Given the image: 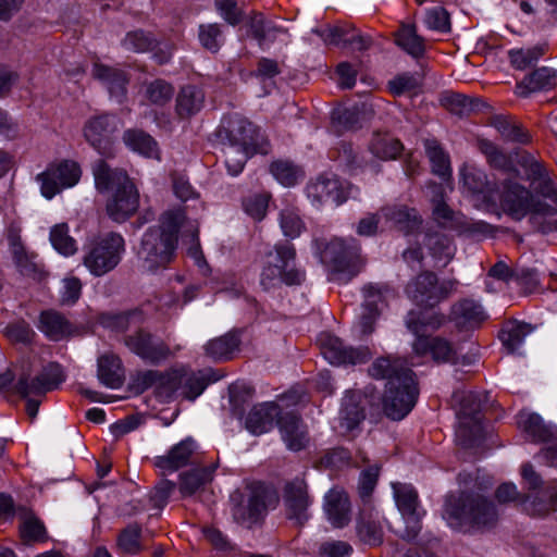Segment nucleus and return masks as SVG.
<instances>
[{"mask_svg":"<svg viewBox=\"0 0 557 557\" xmlns=\"http://www.w3.org/2000/svg\"><path fill=\"white\" fill-rule=\"evenodd\" d=\"M458 482L465 486L473 483V488H465L446 497L443 518L448 525L460 531L494 528L499 515L495 504L484 495L493 485L492 479L479 475L473 478L470 473L461 472Z\"/></svg>","mask_w":557,"mask_h":557,"instance_id":"1","label":"nucleus"},{"mask_svg":"<svg viewBox=\"0 0 557 557\" xmlns=\"http://www.w3.org/2000/svg\"><path fill=\"white\" fill-rule=\"evenodd\" d=\"M369 374L377 380H386L382 398L385 416L395 421L404 419L412 410L419 395L416 375L405 360L380 357L369 368Z\"/></svg>","mask_w":557,"mask_h":557,"instance_id":"2","label":"nucleus"},{"mask_svg":"<svg viewBox=\"0 0 557 557\" xmlns=\"http://www.w3.org/2000/svg\"><path fill=\"white\" fill-rule=\"evenodd\" d=\"M182 220L180 212H165L159 225L144 233L136 250L138 265L143 271L156 272L172 261Z\"/></svg>","mask_w":557,"mask_h":557,"instance_id":"3","label":"nucleus"},{"mask_svg":"<svg viewBox=\"0 0 557 557\" xmlns=\"http://www.w3.org/2000/svg\"><path fill=\"white\" fill-rule=\"evenodd\" d=\"M92 173L99 191H113L106 203L108 216L116 223L128 220L139 207V194L127 173L111 169L103 160L94 164Z\"/></svg>","mask_w":557,"mask_h":557,"instance_id":"4","label":"nucleus"},{"mask_svg":"<svg viewBox=\"0 0 557 557\" xmlns=\"http://www.w3.org/2000/svg\"><path fill=\"white\" fill-rule=\"evenodd\" d=\"M296 250L289 243L276 244L273 250L265 253L260 285L270 290L282 284L300 285L305 281V272L295 267Z\"/></svg>","mask_w":557,"mask_h":557,"instance_id":"5","label":"nucleus"},{"mask_svg":"<svg viewBox=\"0 0 557 557\" xmlns=\"http://www.w3.org/2000/svg\"><path fill=\"white\" fill-rule=\"evenodd\" d=\"M125 250L124 237L117 232H108L85 245L83 264L91 275L100 277L121 263Z\"/></svg>","mask_w":557,"mask_h":557,"instance_id":"6","label":"nucleus"},{"mask_svg":"<svg viewBox=\"0 0 557 557\" xmlns=\"http://www.w3.org/2000/svg\"><path fill=\"white\" fill-rule=\"evenodd\" d=\"M486 393L456 391L453 400L459 405L457 410L458 428L456 437L466 448L476 446L483 436L481 408Z\"/></svg>","mask_w":557,"mask_h":557,"instance_id":"7","label":"nucleus"},{"mask_svg":"<svg viewBox=\"0 0 557 557\" xmlns=\"http://www.w3.org/2000/svg\"><path fill=\"white\" fill-rule=\"evenodd\" d=\"M65 375L60 364L50 362L45 366L41 372L35 376L29 373L23 372L16 384L14 385V393L22 398H26V412L30 420L37 417L40 400L32 398L30 396L39 397L45 396L48 392L59 387L64 382Z\"/></svg>","mask_w":557,"mask_h":557,"instance_id":"8","label":"nucleus"},{"mask_svg":"<svg viewBox=\"0 0 557 557\" xmlns=\"http://www.w3.org/2000/svg\"><path fill=\"white\" fill-rule=\"evenodd\" d=\"M457 285L456 280L440 281L434 272L423 271L407 283L405 293L417 306L431 309L446 300Z\"/></svg>","mask_w":557,"mask_h":557,"instance_id":"9","label":"nucleus"},{"mask_svg":"<svg viewBox=\"0 0 557 557\" xmlns=\"http://www.w3.org/2000/svg\"><path fill=\"white\" fill-rule=\"evenodd\" d=\"M360 257V246L355 238H334L320 253L323 264L333 272L334 278L347 282L357 274L356 264Z\"/></svg>","mask_w":557,"mask_h":557,"instance_id":"10","label":"nucleus"},{"mask_svg":"<svg viewBox=\"0 0 557 557\" xmlns=\"http://www.w3.org/2000/svg\"><path fill=\"white\" fill-rule=\"evenodd\" d=\"M268 490L260 483L249 485L245 491L235 490L230 495V509L234 522L251 528L267 509Z\"/></svg>","mask_w":557,"mask_h":557,"instance_id":"11","label":"nucleus"},{"mask_svg":"<svg viewBox=\"0 0 557 557\" xmlns=\"http://www.w3.org/2000/svg\"><path fill=\"white\" fill-rule=\"evenodd\" d=\"M521 476L525 486L535 491L533 496H524L522 503L524 509L532 516H545L557 510V485L544 484L542 476L535 471L531 463H523Z\"/></svg>","mask_w":557,"mask_h":557,"instance_id":"12","label":"nucleus"},{"mask_svg":"<svg viewBox=\"0 0 557 557\" xmlns=\"http://www.w3.org/2000/svg\"><path fill=\"white\" fill-rule=\"evenodd\" d=\"M218 137L222 143L248 147L251 150H260L268 153V141L260 131L247 119L232 114L224 116L218 129Z\"/></svg>","mask_w":557,"mask_h":557,"instance_id":"13","label":"nucleus"},{"mask_svg":"<svg viewBox=\"0 0 557 557\" xmlns=\"http://www.w3.org/2000/svg\"><path fill=\"white\" fill-rule=\"evenodd\" d=\"M81 175L82 170L78 163L63 160L49 164L42 173L36 176V181L40 184L41 195L47 199H52L63 189L75 186Z\"/></svg>","mask_w":557,"mask_h":557,"instance_id":"14","label":"nucleus"},{"mask_svg":"<svg viewBox=\"0 0 557 557\" xmlns=\"http://www.w3.org/2000/svg\"><path fill=\"white\" fill-rule=\"evenodd\" d=\"M124 345L145 362L158 366L172 356L171 348L160 337L139 329L123 338Z\"/></svg>","mask_w":557,"mask_h":557,"instance_id":"15","label":"nucleus"},{"mask_svg":"<svg viewBox=\"0 0 557 557\" xmlns=\"http://www.w3.org/2000/svg\"><path fill=\"white\" fill-rule=\"evenodd\" d=\"M283 503L286 518L302 527L310 519L309 508L312 498L304 478L296 476L287 481L283 488Z\"/></svg>","mask_w":557,"mask_h":557,"instance_id":"16","label":"nucleus"},{"mask_svg":"<svg viewBox=\"0 0 557 557\" xmlns=\"http://www.w3.org/2000/svg\"><path fill=\"white\" fill-rule=\"evenodd\" d=\"M518 175L499 180V200L504 211L515 220L529 214L533 194L517 181Z\"/></svg>","mask_w":557,"mask_h":557,"instance_id":"17","label":"nucleus"},{"mask_svg":"<svg viewBox=\"0 0 557 557\" xmlns=\"http://www.w3.org/2000/svg\"><path fill=\"white\" fill-rule=\"evenodd\" d=\"M393 491L397 508L406 520L401 537L408 542L413 541L421 531L418 493L412 485L403 483H394Z\"/></svg>","mask_w":557,"mask_h":557,"instance_id":"18","label":"nucleus"},{"mask_svg":"<svg viewBox=\"0 0 557 557\" xmlns=\"http://www.w3.org/2000/svg\"><path fill=\"white\" fill-rule=\"evenodd\" d=\"M321 352L332 364H360L367 362L372 352L368 347L346 346L343 341L330 334H323L320 339Z\"/></svg>","mask_w":557,"mask_h":557,"instance_id":"19","label":"nucleus"},{"mask_svg":"<svg viewBox=\"0 0 557 557\" xmlns=\"http://www.w3.org/2000/svg\"><path fill=\"white\" fill-rule=\"evenodd\" d=\"M354 187L335 175H320L307 185V195L318 203L341 206L350 196Z\"/></svg>","mask_w":557,"mask_h":557,"instance_id":"20","label":"nucleus"},{"mask_svg":"<svg viewBox=\"0 0 557 557\" xmlns=\"http://www.w3.org/2000/svg\"><path fill=\"white\" fill-rule=\"evenodd\" d=\"M117 131V121L111 114L89 119L84 126L86 140L103 157L113 154L111 136Z\"/></svg>","mask_w":557,"mask_h":557,"instance_id":"21","label":"nucleus"},{"mask_svg":"<svg viewBox=\"0 0 557 557\" xmlns=\"http://www.w3.org/2000/svg\"><path fill=\"white\" fill-rule=\"evenodd\" d=\"M276 422L288 449L299 451L307 446L309 443L307 428L298 414L293 411L280 412Z\"/></svg>","mask_w":557,"mask_h":557,"instance_id":"22","label":"nucleus"},{"mask_svg":"<svg viewBox=\"0 0 557 557\" xmlns=\"http://www.w3.org/2000/svg\"><path fill=\"white\" fill-rule=\"evenodd\" d=\"M460 182L462 188L473 196H482L486 201H492L496 195V183L488 180L486 173L472 164H465L460 169Z\"/></svg>","mask_w":557,"mask_h":557,"instance_id":"23","label":"nucleus"},{"mask_svg":"<svg viewBox=\"0 0 557 557\" xmlns=\"http://www.w3.org/2000/svg\"><path fill=\"white\" fill-rule=\"evenodd\" d=\"M196 448V442L187 437L171 447L166 455L156 457L154 466L161 470L162 475L173 473L191 461Z\"/></svg>","mask_w":557,"mask_h":557,"instance_id":"24","label":"nucleus"},{"mask_svg":"<svg viewBox=\"0 0 557 557\" xmlns=\"http://www.w3.org/2000/svg\"><path fill=\"white\" fill-rule=\"evenodd\" d=\"M8 242L17 271L24 276L40 280L44 272L41 265L36 261L37 255L25 249L20 234L11 230L8 234Z\"/></svg>","mask_w":557,"mask_h":557,"instance_id":"25","label":"nucleus"},{"mask_svg":"<svg viewBox=\"0 0 557 557\" xmlns=\"http://www.w3.org/2000/svg\"><path fill=\"white\" fill-rule=\"evenodd\" d=\"M381 212L386 221L405 235H412L421 230L422 218L414 208L394 205L383 208Z\"/></svg>","mask_w":557,"mask_h":557,"instance_id":"26","label":"nucleus"},{"mask_svg":"<svg viewBox=\"0 0 557 557\" xmlns=\"http://www.w3.org/2000/svg\"><path fill=\"white\" fill-rule=\"evenodd\" d=\"M557 86V71L553 67L542 66L527 76L516 85V94L527 98L533 92L548 91Z\"/></svg>","mask_w":557,"mask_h":557,"instance_id":"27","label":"nucleus"},{"mask_svg":"<svg viewBox=\"0 0 557 557\" xmlns=\"http://www.w3.org/2000/svg\"><path fill=\"white\" fill-rule=\"evenodd\" d=\"M206 95L201 87L193 84L180 88L175 98V113L181 120H188L205 107Z\"/></svg>","mask_w":557,"mask_h":557,"instance_id":"28","label":"nucleus"},{"mask_svg":"<svg viewBox=\"0 0 557 557\" xmlns=\"http://www.w3.org/2000/svg\"><path fill=\"white\" fill-rule=\"evenodd\" d=\"M367 396L360 391L346 392L341 409L339 424L346 431L355 430L366 418Z\"/></svg>","mask_w":557,"mask_h":557,"instance_id":"29","label":"nucleus"},{"mask_svg":"<svg viewBox=\"0 0 557 557\" xmlns=\"http://www.w3.org/2000/svg\"><path fill=\"white\" fill-rule=\"evenodd\" d=\"M91 74L107 87L112 97H115L120 102L123 100L129 82L127 74L123 70L95 63Z\"/></svg>","mask_w":557,"mask_h":557,"instance_id":"30","label":"nucleus"},{"mask_svg":"<svg viewBox=\"0 0 557 557\" xmlns=\"http://www.w3.org/2000/svg\"><path fill=\"white\" fill-rule=\"evenodd\" d=\"M487 315L482 306L473 299H462L453 305L450 320L459 329H474L480 326Z\"/></svg>","mask_w":557,"mask_h":557,"instance_id":"31","label":"nucleus"},{"mask_svg":"<svg viewBox=\"0 0 557 557\" xmlns=\"http://www.w3.org/2000/svg\"><path fill=\"white\" fill-rule=\"evenodd\" d=\"M324 510L334 528H344L350 521V502L346 492L330 490L324 497Z\"/></svg>","mask_w":557,"mask_h":557,"instance_id":"32","label":"nucleus"},{"mask_svg":"<svg viewBox=\"0 0 557 557\" xmlns=\"http://www.w3.org/2000/svg\"><path fill=\"white\" fill-rule=\"evenodd\" d=\"M280 407L275 403H262L255 406L246 418V429L260 435L272 430L275 419L278 418Z\"/></svg>","mask_w":557,"mask_h":557,"instance_id":"33","label":"nucleus"},{"mask_svg":"<svg viewBox=\"0 0 557 557\" xmlns=\"http://www.w3.org/2000/svg\"><path fill=\"white\" fill-rule=\"evenodd\" d=\"M38 329L50 341L59 342L73 334L72 323L55 310H45L39 315Z\"/></svg>","mask_w":557,"mask_h":557,"instance_id":"34","label":"nucleus"},{"mask_svg":"<svg viewBox=\"0 0 557 557\" xmlns=\"http://www.w3.org/2000/svg\"><path fill=\"white\" fill-rule=\"evenodd\" d=\"M412 348L418 356L431 354L436 362H449L455 356L451 344L438 336H418L412 344Z\"/></svg>","mask_w":557,"mask_h":557,"instance_id":"35","label":"nucleus"},{"mask_svg":"<svg viewBox=\"0 0 557 557\" xmlns=\"http://www.w3.org/2000/svg\"><path fill=\"white\" fill-rule=\"evenodd\" d=\"M368 150L381 161H392L401 154L404 145L391 133L374 132L369 140Z\"/></svg>","mask_w":557,"mask_h":557,"instance_id":"36","label":"nucleus"},{"mask_svg":"<svg viewBox=\"0 0 557 557\" xmlns=\"http://www.w3.org/2000/svg\"><path fill=\"white\" fill-rule=\"evenodd\" d=\"M331 157L343 166L349 174L362 172L371 164L375 172L380 171V166L374 162H368L359 151H357L350 143L342 141L332 152Z\"/></svg>","mask_w":557,"mask_h":557,"instance_id":"37","label":"nucleus"},{"mask_svg":"<svg viewBox=\"0 0 557 557\" xmlns=\"http://www.w3.org/2000/svg\"><path fill=\"white\" fill-rule=\"evenodd\" d=\"M519 425L534 442L549 443L557 441V428L544 423L536 413H520Z\"/></svg>","mask_w":557,"mask_h":557,"instance_id":"38","label":"nucleus"},{"mask_svg":"<svg viewBox=\"0 0 557 557\" xmlns=\"http://www.w3.org/2000/svg\"><path fill=\"white\" fill-rule=\"evenodd\" d=\"M490 124L497 129L500 136L511 143L527 145L531 143V135L520 123L507 115H494Z\"/></svg>","mask_w":557,"mask_h":557,"instance_id":"39","label":"nucleus"},{"mask_svg":"<svg viewBox=\"0 0 557 557\" xmlns=\"http://www.w3.org/2000/svg\"><path fill=\"white\" fill-rule=\"evenodd\" d=\"M240 344L239 333L231 331L223 336L211 339L205 346L206 355L215 361H224L232 358Z\"/></svg>","mask_w":557,"mask_h":557,"instance_id":"40","label":"nucleus"},{"mask_svg":"<svg viewBox=\"0 0 557 557\" xmlns=\"http://www.w3.org/2000/svg\"><path fill=\"white\" fill-rule=\"evenodd\" d=\"M16 516L21 520L20 532L24 542H42L47 539V532L44 523L29 508L18 506Z\"/></svg>","mask_w":557,"mask_h":557,"instance_id":"41","label":"nucleus"},{"mask_svg":"<svg viewBox=\"0 0 557 557\" xmlns=\"http://www.w3.org/2000/svg\"><path fill=\"white\" fill-rule=\"evenodd\" d=\"M97 375L107 387L117 388L123 383L121 359L113 354H104L98 358Z\"/></svg>","mask_w":557,"mask_h":557,"instance_id":"42","label":"nucleus"},{"mask_svg":"<svg viewBox=\"0 0 557 557\" xmlns=\"http://www.w3.org/2000/svg\"><path fill=\"white\" fill-rule=\"evenodd\" d=\"M395 41L398 47L416 59L421 58L425 52L424 38L418 35L413 24H401L395 33Z\"/></svg>","mask_w":557,"mask_h":557,"instance_id":"43","label":"nucleus"},{"mask_svg":"<svg viewBox=\"0 0 557 557\" xmlns=\"http://www.w3.org/2000/svg\"><path fill=\"white\" fill-rule=\"evenodd\" d=\"M250 32L260 47L274 42L285 29L273 21L267 20L263 14L255 13L249 23Z\"/></svg>","mask_w":557,"mask_h":557,"instance_id":"44","label":"nucleus"},{"mask_svg":"<svg viewBox=\"0 0 557 557\" xmlns=\"http://www.w3.org/2000/svg\"><path fill=\"white\" fill-rule=\"evenodd\" d=\"M547 49V44H539L531 48L510 49L507 54L510 65L515 70L525 71L535 65Z\"/></svg>","mask_w":557,"mask_h":557,"instance_id":"45","label":"nucleus"},{"mask_svg":"<svg viewBox=\"0 0 557 557\" xmlns=\"http://www.w3.org/2000/svg\"><path fill=\"white\" fill-rule=\"evenodd\" d=\"M357 536L359 540L370 546H379L383 543V529L371 512L362 511L357 521Z\"/></svg>","mask_w":557,"mask_h":557,"instance_id":"46","label":"nucleus"},{"mask_svg":"<svg viewBox=\"0 0 557 557\" xmlns=\"http://www.w3.org/2000/svg\"><path fill=\"white\" fill-rule=\"evenodd\" d=\"M441 101L448 111L459 116L480 111L481 108L485 106L479 98H470L458 92H446L443 95Z\"/></svg>","mask_w":557,"mask_h":557,"instance_id":"47","label":"nucleus"},{"mask_svg":"<svg viewBox=\"0 0 557 557\" xmlns=\"http://www.w3.org/2000/svg\"><path fill=\"white\" fill-rule=\"evenodd\" d=\"M214 466L193 469L190 471L183 472L180 484V492L183 496H191L201 486L212 481Z\"/></svg>","mask_w":557,"mask_h":557,"instance_id":"48","label":"nucleus"},{"mask_svg":"<svg viewBox=\"0 0 557 557\" xmlns=\"http://www.w3.org/2000/svg\"><path fill=\"white\" fill-rule=\"evenodd\" d=\"M124 144L143 156L152 158L158 156L157 141L141 129H127L123 134Z\"/></svg>","mask_w":557,"mask_h":557,"instance_id":"49","label":"nucleus"},{"mask_svg":"<svg viewBox=\"0 0 557 557\" xmlns=\"http://www.w3.org/2000/svg\"><path fill=\"white\" fill-rule=\"evenodd\" d=\"M363 295L362 308L380 313L387 300L395 296V292L387 284H369L363 287Z\"/></svg>","mask_w":557,"mask_h":557,"instance_id":"50","label":"nucleus"},{"mask_svg":"<svg viewBox=\"0 0 557 557\" xmlns=\"http://www.w3.org/2000/svg\"><path fill=\"white\" fill-rule=\"evenodd\" d=\"M222 144L224 146V148H223L224 158H225L224 162H225L228 173L233 176L239 174L243 171L247 160L251 156H253L256 153H260V150H251V149H248V147L231 145V144H226L225 141Z\"/></svg>","mask_w":557,"mask_h":557,"instance_id":"51","label":"nucleus"},{"mask_svg":"<svg viewBox=\"0 0 557 557\" xmlns=\"http://www.w3.org/2000/svg\"><path fill=\"white\" fill-rule=\"evenodd\" d=\"M532 332V327L527 323L509 322L500 331L499 338L505 348L513 354L517 352L527 335Z\"/></svg>","mask_w":557,"mask_h":557,"instance_id":"52","label":"nucleus"},{"mask_svg":"<svg viewBox=\"0 0 557 557\" xmlns=\"http://www.w3.org/2000/svg\"><path fill=\"white\" fill-rule=\"evenodd\" d=\"M181 370H169L161 372L156 383V396L161 401H169L172 399L176 392H181Z\"/></svg>","mask_w":557,"mask_h":557,"instance_id":"53","label":"nucleus"},{"mask_svg":"<svg viewBox=\"0 0 557 557\" xmlns=\"http://www.w3.org/2000/svg\"><path fill=\"white\" fill-rule=\"evenodd\" d=\"M351 29L352 25L341 22L335 25H326L323 28L313 29V33H315L326 46L347 47V39Z\"/></svg>","mask_w":557,"mask_h":557,"instance_id":"54","label":"nucleus"},{"mask_svg":"<svg viewBox=\"0 0 557 557\" xmlns=\"http://www.w3.org/2000/svg\"><path fill=\"white\" fill-rule=\"evenodd\" d=\"M445 322V315L441 313H433L428 318L421 317V313L410 311L406 315L405 323L407 329L418 336H425L424 332L428 326L432 330H436L442 326Z\"/></svg>","mask_w":557,"mask_h":557,"instance_id":"55","label":"nucleus"},{"mask_svg":"<svg viewBox=\"0 0 557 557\" xmlns=\"http://www.w3.org/2000/svg\"><path fill=\"white\" fill-rule=\"evenodd\" d=\"M210 379L202 372L187 373L182 371L181 395L189 400H195L207 388Z\"/></svg>","mask_w":557,"mask_h":557,"instance_id":"56","label":"nucleus"},{"mask_svg":"<svg viewBox=\"0 0 557 557\" xmlns=\"http://www.w3.org/2000/svg\"><path fill=\"white\" fill-rule=\"evenodd\" d=\"M425 152L432 163V171L436 175L445 178L450 175V165L448 156L444 152L436 140H425Z\"/></svg>","mask_w":557,"mask_h":557,"instance_id":"57","label":"nucleus"},{"mask_svg":"<svg viewBox=\"0 0 557 557\" xmlns=\"http://www.w3.org/2000/svg\"><path fill=\"white\" fill-rule=\"evenodd\" d=\"M531 175L533 180L540 181L537 193L543 198L557 205V185L548 175L546 168L539 162H533L531 164Z\"/></svg>","mask_w":557,"mask_h":557,"instance_id":"58","label":"nucleus"},{"mask_svg":"<svg viewBox=\"0 0 557 557\" xmlns=\"http://www.w3.org/2000/svg\"><path fill=\"white\" fill-rule=\"evenodd\" d=\"M50 242L54 249L64 256H72L77 251L76 242L69 235V226L65 223L51 228Z\"/></svg>","mask_w":557,"mask_h":557,"instance_id":"59","label":"nucleus"},{"mask_svg":"<svg viewBox=\"0 0 557 557\" xmlns=\"http://www.w3.org/2000/svg\"><path fill=\"white\" fill-rule=\"evenodd\" d=\"M174 95L173 86L164 79H154L145 87L146 99L154 106L166 104Z\"/></svg>","mask_w":557,"mask_h":557,"instance_id":"60","label":"nucleus"},{"mask_svg":"<svg viewBox=\"0 0 557 557\" xmlns=\"http://www.w3.org/2000/svg\"><path fill=\"white\" fill-rule=\"evenodd\" d=\"M272 175L286 187L294 186L301 176V171L294 163L285 160L272 162L270 166Z\"/></svg>","mask_w":557,"mask_h":557,"instance_id":"61","label":"nucleus"},{"mask_svg":"<svg viewBox=\"0 0 557 557\" xmlns=\"http://www.w3.org/2000/svg\"><path fill=\"white\" fill-rule=\"evenodd\" d=\"M426 245L432 256L440 261H444V264L449 262L454 257L455 247L453 246L451 240L444 235H428Z\"/></svg>","mask_w":557,"mask_h":557,"instance_id":"62","label":"nucleus"},{"mask_svg":"<svg viewBox=\"0 0 557 557\" xmlns=\"http://www.w3.org/2000/svg\"><path fill=\"white\" fill-rule=\"evenodd\" d=\"M354 547L346 541L329 539L317 546V557H350Z\"/></svg>","mask_w":557,"mask_h":557,"instance_id":"63","label":"nucleus"},{"mask_svg":"<svg viewBox=\"0 0 557 557\" xmlns=\"http://www.w3.org/2000/svg\"><path fill=\"white\" fill-rule=\"evenodd\" d=\"M141 534V528L137 523H133L127 525L124 530L121 531L117 545L119 548L123 553L127 554H137L141 550V545L139 542Z\"/></svg>","mask_w":557,"mask_h":557,"instance_id":"64","label":"nucleus"}]
</instances>
